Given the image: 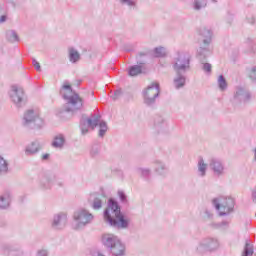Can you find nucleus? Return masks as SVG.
Returning a JSON list of instances; mask_svg holds the SVG:
<instances>
[{
    "mask_svg": "<svg viewBox=\"0 0 256 256\" xmlns=\"http://www.w3.org/2000/svg\"><path fill=\"white\" fill-rule=\"evenodd\" d=\"M105 223L114 227V229H128L129 220L125 218L123 212H121V206L115 198H109L107 207L103 212Z\"/></svg>",
    "mask_w": 256,
    "mask_h": 256,
    "instance_id": "nucleus-1",
    "label": "nucleus"
},
{
    "mask_svg": "<svg viewBox=\"0 0 256 256\" xmlns=\"http://www.w3.org/2000/svg\"><path fill=\"white\" fill-rule=\"evenodd\" d=\"M63 99L67 101L66 104L59 110L58 115L61 119H71L77 111L83 109V98L79 94L74 93L71 96L62 94Z\"/></svg>",
    "mask_w": 256,
    "mask_h": 256,
    "instance_id": "nucleus-2",
    "label": "nucleus"
},
{
    "mask_svg": "<svg viewBox=\"0 0 256 256\" xmlns=\"http://www.w3.org/2000/svg\"><path fill=\"white\" fill-rule=\"evenodd\" d=\"M102 243L114 256H125V244L113 234H106L102 237Z\"/></svg>",
    "mask_w": 256,
    "mask_h": 256,
    "instance_id": "nucleus-3",
    "label": "nucleus"
},
{
    "mask_svg": "<svg viewBox=\"0 0 256 256\" xmlns=\"http://www.w3.org/2000/svg\"><path fill=\"white\" fill-rule=\"evenodd\" d=\"M159 95H161V86L158 82H152L142 92L144 105L146 107H155Z\"/></svg>",
    "mask_w": 256,
    "mask_h": 256,
    "instance_id": "nucleus-4",
    "label": "nucleus"
},
{
    "mask_svg": "<svg viewBox=\"0 0 256 256\" xmlns=\"http://www.w3.org/2000/svg\"><path fill=\"white\" fill-rule=\"evenodd\" d=\"M212 203L217 211H219L220 217H226L230 213H233V209H235V199L231 197H219L214 198Z\"/></svg>",
    "mask_w": 256,
    "mask_h": 256,
    "instance_id": "nucleus-5",
    "label": "nucleus"
},
{
    "mask_svg": "<svg viewBox=\"0 0 256 256\" xmlns=\"http://www.w3.org/2000/svg\"><path fill=\"white\" fill-rule=\"evenodd\" d=\"M174 73H187L191 70V55L187 52H177L172 63Z\"/></svg>",
    "mask_w": 256,
    "mask_h": 256,
    "instance_id": "nucleus-6",
    "label": "nucleus"
},
{
    "mask_svg": "<svg viewBox=\"0 0 256 256\" xmlns=\"http://www.w3.org/2000/svg\"><path fill=\"white\" fill-rule=\"evenodd\" d=\"M22 125L27 129H41L45 123L41 117L35 113V110L29 109L24 113Z\"/></svg>",
    "mask_w": 256,
    "mask_h": 256,
    "instance_id": "nucleus-7",
    "label": "nucleus"
},
{
    "mask_svg": "<svg viewBox=\"0 0 256 256\" xmlns=\"http://www.w3.org/2000/svg\"><path fill=\"white\" fill-rule=\"evenodd\" d=\"M9 98L10 101L13 102L15 107H17V109H22V107H25V105H27V94H25V90H23V88L17 85L11 86L9 91Z\"/></svg>",
    "mask_w": 256,
    "mask_h": 256,
    "instance_id": "nucleus-8",
    "label": "nucleus"
},
{
    "mask_svg": "<svg viewBox=\"0 0 256 256\" xmlns=\"http://www.w3.org/2000/svg\"><path fill=\"white\" fill-rule=\"evenodd\" d=\"M101 121V115L94 114L91 115V117L87 118L85 114L82 115V118L80 120V131L82 135H87L89 133L90 129H95L97 125H99V122Z\"/></svg>",
    "mask_w": 256,
    "mask_h": 256,
    "instance_id": "nucleus-9",
    "label": "nucleus"
},
{
    "mask_svg": "<svg viewBox=\"0 0 256 256\" xmlns=\"http://www.w3.org/2000/svg\"><path fill=\"white\" fill-rule=\"evenodd\" d=\"M74 221H76L75 229H83V227H87L93 219L94 216L88 210L80 209L74 212Z\"/></svg>",
    "mask_w": 256,
    "mask_h": 256,
    "instance_id": "nucleus-10",
    "label": "nucleus"
},
{
    "mask_svg": "<svg viewBox=\"0 0 256 256\" xmlns=\"http://www.w3.org/2000/svg\"><path fill=\"white\" fill-rule=\"evenodd\" d=\"M219 249V241L215 238H207L202 240L196 247L197 253L203 255V253H212Z\"/></svg>",
    "mask_w": 256,
    "mask_h": 256,
    "instance_id": "nucleus-11",
    "label": "nucleus"
},
{
    "mask_svg": "<svg viewBox=\"0 0 256 256\" xmlns=\"http://www.w3.org/2000/svg\"><path fill=\"white\" fill-rule=\"evenodd\" d=\"M211 55V50L207 47H200L197 50V59L202 64V69L205 71V73H211L212 66L211 64L207 63V57Z\"/></svg>",
    "mask_w": 256,
    "mask_h": 256,
    "instance_id": "nucleus-12",
    "label": "nucleus"
},
{
    "mask_svg": "<svg viewBox=\"0 0 256 256\" xmlns=\"http://www.w3.org/2000/svg\"><path fill=\"white\" fill-rule=\"evenodd\" d=\"M249 101H251V92L243 87H237L232 102L238 105V103H249Z\"/></svg>",
    "mask_w": 256,
    "mask_h": 256,
    "instance_id": "nucleus-13",
    "label": "nucleus"
},
{
    "mask_svg": "<svg viewBox=\"0 0 256 256\" xmlns=\"http://www.w3.org/2000/svg\"><path fill=\"white\" fill-rule=\"evenodd\" d=\"M209 168L213 171L216 177H223L225 175V165L217 158H212L209 161Z\"/></svg>",
    "mask_w": 256,
    "mask_h": 256,
    "instance_id": "nucleus-14",
    "label": "nucleus"
},
{
    "mask_svg": "<svg viewBox=\"0 0 256 256\" xmlns=\"http://www.w3.org/2000/svg\"><path fill=\"white\" fill-rule=\"evenodd\" d=\"M51 225L52 228H54L57 231L65 229V226L67 225V214L60 212L54 215Z\"/></svg>",
    "mask_w": 256,
    "mask_h": 256,
    "instance_id": "nucleus-15",
    "label": "nucleus"
},
{
    "mask_svg": "<svg viewBox=\"0 0 256 256\" xmlns=\"http://www.w3.org/2000/svg\"><path fill=\"white\" fill-rule=\"evenodd\" d=\"M104 199H105L104 194H98V193L92 194L89 200L90 207H92L94 211H100V209L103 208Z\"/></svg>",
    "mask_w": 256,
    "mask_h": 256,
    "instance_id": "nucleus-16",
    "label": "nucleus"
},
{
    "mask_svg": "<svg viewBox=\"0 0 256 256\" xmlns=\"http://www.w3.org/2000/svg\"><path fill=\"white\" fill-rule=\"evenodd\" d=\"M41 149H43V144L38 140H35L26 146L25 155L28 157L31 155H37Z\"/></svg>",
    "mask_w": 256,
    "mask_h": 256,
    "instance_id": "nucleus-17",
    "label": "nucleus"
},
{
    "mask_svg": "<svg viewBox=\"0 0 256 256\" xmlns=\"http://www.w3.org/2000/svg\"><path fill=\"white\" fill-rule=\"evenodd\" d=\"M166 127H167V122L165 121V118H163V116L161 115H156L154 117V125H153V129L155 133H157V135H159V133H163Z\"/></svg>",
    "mask_w": 256,
    "mask_h": 256,
    "instance_id": "nucleus-18",
    "label": "nucleus"
},
{
    "mask_svg": "<svg viewBox=\"0 0 256 256\" xmlns=\"http://www.w3.org/2000/svg\"><path fill=\"white\" fill-rule=\"evenodd\" d=\"M59 177L55 173H48L41 182L43 189H51Z\"/></svg>",
    "mask_w": 256,
    "mask_h": 256,
    "instance_id": "nucleus-19",
    "label": "nucleus"
},
{
    "mask_svg": "<svg viewBox=\"0 0 256 256\" xmlns=\"http://www.w3.org/2000/svg\"><path fill=\"white\" fill-rule=\"evenodd\" d=\"M199 35H201V37H204V40H203L204 46L202 47H206L207 49H209V45H211V37H213V33L208 28L202 27L199 30Z\"/></svg>",
    "mask_w": 256,
    "mask_h": 256,
    "instance_id": "nucleus-20",
    "label": "nucleus"
},
{
    "mask_svg": "<svg viewBox=\"0 0 256 256\" xmlns=\"http://www.w3.org/2000/svg\"><path fill=\"white\" fill-rule=\"evenodd\" d=\"M11 205V192L5 191L0 195V209L5 210L9 209Z\"/></svg>",
    "mask_w": 256,
    "mask_h": 256,
    "instance_id": "nucleus-21",
    "label": "nucleus"
},
{
    "mask_svg": "<svg viewBox=\"0 0 256 256\" xmlns=\"http://www.w3.org/2000/svg\"><path fill=\"white\" fill-rule=\"evenodd\" d=\"M176 77L174 78V86L176 89H183V86L185 85L187 81V77L185 76L186 72H175Z\"/></svg>",
    "mask_w": 256,
    "mask_h": 256,
    "instance_id": "nucleus-22",
    "label": "nucleus"
},
{
    "mask_svg": "<svg viewBox=\"0 0 256 256\" xmlns=\"http://www.w3.org/2000/svg\"><path fill=\"white\" fill-rule=\"evenodd\" d=\"M68 59L70 63H79V61H81V54L79 51H77V49L70 47L68 48Z\"/></svg>",
    "mask_w": 256,
    "mask_h": 256,
    "instance_id": "nucleus-23",
    "label": "nucleus"
},
{
    "mask_svg": "<svg viewBox=\"0 0 256 256\" xmlns=\"http://www.w3.org/2000/svg\"><path fill=\"white\" fill-rule=\"evenodd\" d=\"M141 65H145V62H138V65H133L130 66L129 70H128V75L130 77H137V75H141L143 73V66Z\"/></svg>",
    "mask_w": 256,
    "mask_h": 256,
    "instance_id": "nucleus-24",
    "label": "nucleus"
},
{
    "mask_svg": "<svg viewBox=\"0 0 256 256\" xmlns=\"http://www.w3.org/2000/svg\"><path fill=\"white\" fill-rule=\"evenodd\" d=\"M65 141V136L63 134H58L52 141V147H54V149H63V147H65Z\"/></svg>",
    "mask_w": 256,
    "mask_h": 256,
    "instance_id": "nucleus-25",
    "label": "nucleus"
},
{
    "mask_svg": "<svg viewBox=\"0 0 256 256\" xmlns=\"http://www.w3.org/2000/svg\"><path fill=\"white\" fill-rule=\"evenodd\" d=\"M155 171L158 175H167L169 173V168L167 165L159 160L155 161Z\"/></svg>",
    "mask_w": 256,
    "mask_h": 256,
    "instance_id": "nucleus-26",
    "label": "nucleus"
},
{
    "mask_svg": "<svg viewBox=\"0 0 256 256\" xmlns=\"http://www.w3.org/2000/svg\"><path fill=\"white\" fill-rule=\"evenodd\" d=\"M97 127H99L98 137H100V139H103V137H105V135L107 134V131L109 129V127L107 126V122L100 120L98 122Z\"/></svg>",
    "mask_w": 256,
    "mask_h": 256,
    "instance_id": "nucleus-27",
    "label": "nucleus"
},
{
    "mask_svg": "<svg viewBox=\"0 0 256 256\" xmlns=\"http://www.w3.org/2000/svg\"><path fill=\"white\" fill-rule=\"evenodd\" d=\"M9 173V162L0 156V175H7Z\"/></svg>",
    "mask_w": 256,
    "mask_h": 256,
    "instance_id": "nucleus-28",
    "label": "nucleus"
},
{
    "mask_svg": "<svg viewBox=\"0 0 256 256\" xmlns=\"http://www.w3.org/2000/svg\"><path fill=\"white\" fill-rule=\"evenodd\" d=\"M6 40L9 41V43H15L19 41V34H17L15 30H7Z\"/></svg>",
    "mask_w": 256,
    "mask_h": 256,
    "instance_id": "nucleus-29",
    "label": "nucleus"
},
{
    "mask_svg": "<svg viewBox=\"0 0 256 256\" xmlns=\"http://www.w3.org/2000/svg\"><path fill=\"white\" fill-rule=\"evenodd\" d=\"M198 173L200 177H205L207 175V163L203 158H200L198 161Z\"/></svg>",
    "mask_w": 256,
    "mask_h": 256,
    "instance_id": "nucleus-30",
    "label": "nucleus"
},
{
    "mask_svg": "<svg viewBox=\"0 0 256 256\" xmlns=\"http://www.w3.org/2000/svg\"><path fill=\"white\" fill-rule=\"evenodd\" d=\"M100 152H101V143L99 142L93 143L90 149L91 157H97V155H99Z\"/></svg>",
    "mask_w": 256,
    "mask_h": 256,
    "instance_id": "nucleus-31",
    "label": "nucleus"
},
{
    "mask_svg": "<svg viewBox=\"0 0 256 256\" xmlns=\"http://www.w3.org/2000/svg\"><path fill=\"white\" fill-rule=\"evenodd\" d=\"M193 7L195 11H201L207 7V0H194Z\"/></svg>",
    "mask_w": 256,
    "mask_h": 256,
    "instance_id": "nucleus-32",
    "label": "nucleus"
},
{
    "mask_svg": "<svg viewBox=\"0 0 256 256\" xmlns=\"http://www.w3.org/2000/svg\"><path fill=\"white\" fill-rule=\"evenodd\" d=\"M218 87H219L220 91L227 90V79H225V76L220 75L218 77Z\"/></svg>",
    "mask_w": 256,
    "mask_h": 256,
    "instance_id": "nucleus-33",
    "label": "nucleus"
},
{
    "mask_svg": "<svg viewBox=\"0 0 256 256\" xmlns=\"http://www.w3.org/2000/svg\"><path fill=\"white\" fill-rule=\"evenodd\" d=\"M252 255H253V246L249 242H246L242 256H252Z\"/></svg>",
    "mask_w": 256,
    "mask_h": 256,
    "instance_id": "nucleus-34",
    "label": "nucleus"
},
{
    "mask_svg": "<svg viewBox=\"0 0 256 256\" xmlns=\"http://www.w3.org/2000/svg\"><path fill=\"white\" fill-rule=\"evenodd\" d=\"M154 57L156 58L165 57V48L161 46L154 48Z\"/></svg>",
    "mask_w": 256,
    "mask_h": 256,
    "instance_id": "nucleus-35",
    "label": "nucleus"
},
{
    "mask_svg": "<svg viewBox=\"0 0 256 256\" xmlns=\"http://www.w3.org/2000/svg\"><path fill=\"white\" fill-rule=\"evenodd\" d=\"M121 97H123V90L118 89V90L114 91V94L111 96V99L113 101H117V100L121 99Z\"/></svg>",
    "mask_w": 256,
    "mask_h": 256,
    "instance_id": "nucleus-36",
    "label": "nucleus"
},
{
    "mask_svg": "<svg viewBox=\"0 0 256 256\" xmlns=\"http://www.w3.org/2000/svg\"><path fill=\"white\" fill-rule=\"evenodd\" d=\"M248 77L249 79H251V81H253L254 83H256V66L252 67L249 72H248Z\"/></svg>",
    "mask_w": 256,
    "mask_h": 256,
    "instance_id": "nucleus-37",
    "label": "nucleus"
},
{
    "mask_svg": "<svg viewBox=\"0 0 256 256\" xmlns=\"http://www.w3.org/2000/svg\"><path fill=\"white\" fill-rule=\"evenodd\" d=\"M121 5H128V7H135L137 2L135 0H120Z\"/></svg>",
    "mask_w": 256,
    "mask_h": 256,
    "instance_id": "nucleus-38",
    "label": "nucleus"
},
{
    "mask_svg": "<svg viewBox=\"0 0 256 256\" xmlns=\"http://www.w3.org/2000/svg\"><path fill=\"white\" fill-rule=\"evenodd\" d=\"M118 197L122 203H127V194L123 190L118 191Z\"/></svg>",
    "mask_w": 256,
    "mask_h": 256,
    "instance_id": "nucleus-39",
    "label": "nucleus"
},
{
    "mask_svg": "<svg viewBox=\"0 0 256 256\" xmlns=\"http://www.w3.org/2000/svg\"><path fill=\"white\" fill-rule=\"evenodd\" d=\"M7 21V15H5V10L0 6V23H5Z\"/></svg>",
    "mask_w": 256,
    "mask_h": 256,
    "instance_id": "nucleus-40",
    "label": "nucleus"
},
{
    "mask_svg": "<svg viewBox=\"0 0 256 256\" xmlns=\"http://www.w3.org/2000/svg\"><path fill=\"white\" fill-rule=\"evenodd\" d=\"M139 171H140L142 177L147 178V177H149V175H151V170H149V169L140 168Z\"/></svg>",
    "mask_w": 256,
    "mask_h": 256,
    "instance_id": "nucleus-41",
    "label": "nucleus"
},
{
    "mask_svg": "<svg viewBox=\"0 0 256 256\" xmlns=\"http://www.w3.org/2000/svg\"><path fill=\"white\" fill-rule=\"evenodd\" d=\"M36 256H49V251L45 249L38 250Z\"/></svg>",
    "mask_w": 256,
    "mask_h": 256,
    "instance_id": "nucleus-42",
    "label": "nucleus"
},
{
    "mask_svg": "<svg viewBox=\"0 0 256 256\" xmlns=\"http://www.w3.org/2000/svg\"><path fill=\"white\" fill-rule=\"evenodd\" d=\"M4 251H8V253H13V251H15V249H13V246L9 245V244H5L3 246Z\"/></svg>",
    "mask_w": 256,
    "mask_h": 256,
    "instance_id": "nucleus-43",
    "label": "nucleus"
},
{
    "mask_svg": "<svg viewBox=\"0 0 256 256\" xmlns=\"http://www.w3.org/2000/svg\"><path fill=\"white\" fill-rule=\"evenodd\" d=\"M32 65H34L36 71H41V64L35 59L32 60Z\"/></svg>",
    "mask_w": 256,
    "mask_h": 256,
    "instance_id": "nucleus-44",
    "label": "nucleus"
},
{
    "mask_svg": "<svg viewBox=\"0 0 256 256\" xmlns=\"http://www.w3.org/2000/svg\"><path fill=\"white\" fill-rule=\"evenodd\" d=\"M62 89H64L65 91H69V93H73V89L71 88V86L69 84H64L62 86Z\"/></svg>",
    "mask_w": 256,
    "mask_h": 256,
    "instance_id": "nucleus-45",
    "label": "nucleus"
},
{
    "mask_svg": "<svg viewBox=\"0 0 256 256\" xmlns=\"http://www.w3.org/2000/svg\"><path fill=\"white\" fill-rule=\"evenodd\" d=\"M54 185H57V187H63L64 182L63 180L56 178V182H54Z\"/></svg>",
    "mask_w": 256,
    "mask_h": 256,
    "instance_id": "nucleus-46",
    "label": "nucleus"
},
{
    "mask_svg": "<svg viewBox=\"0 0 256 256\" xmlns=\"http://www.w3.org/2000/svg\"><path fill=\"white\" fill-rule=\"evenodd\" d=\"M252 201L256 203V189L252 190Z\"/></svg>",
    "mask_w": 256,
    "mask_h": 256,
    "instance_id": "nucleus-47",
    "label": "nucleus"
},
{
    "mask_svg": "<svg viewBox=\"0 0 256 256\" xmlns=\"http://www.w3.org/2000/svg\"><path fill=\"white\" fill-rule=\"evenodd\" d=\"M205 215H206L207 219H211V217H213V214L211 212H209L208 210L205 211Z\"/></svg>",
    "mask_w": 256,
    "mask_h": 256,
    "instance_id": "nucleus-48",
    "label": "nucleus"
},
{
    "mask_svg": "<svg viewBox=\"0 0 256 256\" xmlns=\"http://www.w3.org/2000/svg\"><path fill=\"white\" fill-rule=\"evenodd\" d=\"M50 155L49 154H43L42 155V161H47L49 159Z\"/></svg>",
    "mask_w": 256,
    "mask_h": 256,
    "instance_id": "nucleus-49",
    "label": "nucleus"
},
{
    "mask_svg": "<svg viewBox=\"0 0 256 256\" xmlns=\"http://www.w3.org/2000/svg\"><path fill=\"white\" fill-rule=\"evenodd\" d=\"M248 23H250L251 25L255 24V18H251L248 20Z\"/></svg>",
    "mask_w": 256,
    "mask_h": 256,
    "instance_id": "nucleus-50",
    "label": "nucleus"
},
{
    "mask_svg": "<svg viewBox=\"0 0 256 256\" xmlns=\"http://www.w3.org/2000/svg\"><path fill=\"white\" fill-rule=\"evenodd\" d=\"M138 55H139V57H145V55H147V54L143 53V52H140Z\"/></svg>",
    "mask_w": 256,
    "mask_h": 256,
    "instance_id": "nucleus-51",
    "label": "nucleus"
},
{
    "mask_svg": "<svg viewBox=\"0 0 256 256\" xmlns=\"http://www.w3.org/2000/svg\"><path fill=\"white\" fill-rule=\"evenodd\" d=\"M231 23H233V19H230V20L228 21V24H229V25H231Z\"/></svg>",
    "mask_w": 256,
    "mask_h": 256,
    "instance_id": "nucleus-52",
    "label": "nucleus"
},
{
    "mask_svg": "<svg viewBox=\"0 0 256 256\" xmlns=\"http://www.w3.org/2000/svg\"><path fill=\"white\" fill-rule=\"evenodd\" d=\"M11 4L13 5V7H15V2L12 1Z\"/></svg>",
    "mask_w": 256,
    "mask_h": 256,
    "instance_id": "nucleus-53",
    "label": "nucleus"
},
{
    "mask_svg": "<svg viewBox=\"0 0 256 256\" xmlns=\"http://www.w3.org/2000/svg\"><path fill=\"white\" fill-rule=\"evenodd\" d=\"M213 1V3H217V0H212Z\"/></svg>",
    "mask_w": 256,
    "mask_h": 256,
    "instance_id": "nucleus-54",
    "label": "nucleus"
}]
</instances>
